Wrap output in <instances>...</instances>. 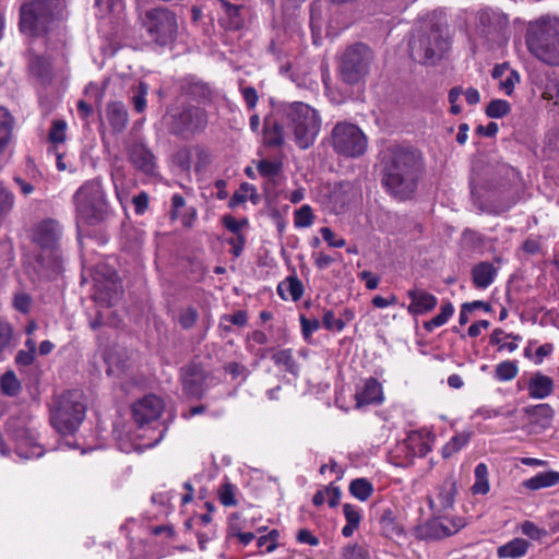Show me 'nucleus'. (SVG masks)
I'll return each mask as SVG.
<instances>
[{"label":"nucleus","instance_id":"nucleus-1","mask_svg":"<svg viewBox=\"0 0 559 559\" xmlns=\"http://www.w3.org/2000/svg\"><path fill=\"white\" fill-rule=\"evenodd\" d=\"M382 185L399 200L411 199L418 186L423 163L417 151L390 146L383 154Z\"/></svg>","mask_w":559,"mask_h":559},{"label":"nucleus","instance_id":"nucleus-2","mask_svg":"<svg viewBox=\"0 0 559 559\" xmlns=\"http://www.w3.org/2000/svg\"><path fill=\"white\" fill-rule=\"evenodd\" d=\"M61 237L62 227L57 221L47 218L37 224V275L52 280L62 274Z\"/></svg>","mask_w":559,"mask_h":559},{"label":"nucleus","instance_id":"nucleus-3","mask_svg":"<svg viewBox=\"0 0 559 559\" xmlns=\"http://www.w3.org/2000/svg\"><path fill=\"white\" fill-rule=\"evenodd\" d=\"M374 59V52L364 43L347 46L337 61L338 79L348 86L365 83L372 70Z\"/></svg>","mask_w":559,"mask_h":559},{"label":"nucleus","instance_id":"nucleus-4","mask_svg":"<svg viewBox=\"0 0 559 559\" xmlns=\"http://www.w3.org/2000/svg\"><path fill=\"white\" fill-rule=\"evenodd\" d=\"M86 403L80 390H69L59 395L50 412V423L61 435L74 433L85 418Z\"/></svg>","mask_w":559,"mask_h":559},{"label":"nucleus","instance_id":"nucleus-5","mask_svg":"<svg viewBox=\"0 0 559 559\" xmlns=\"http://www.w3.org/2000/svg\"><path fill=\"white\" fill-rule=\"evenodd\" d=\"M525 40L530 52L538 60L559 67V23L543 20L531 24Z\"/></svg>","mask_w":559,"mask_h":559},{"label":"nucleus","instance_id":"nucleus-6","mask_svg":"<svg viewBox=\"0 0 559 559\" xmlns=\"http://www.w3.org/2000/svg\"><path fill=\"white\" fill-rule=\"evenodd\" d=\"M285 114L296 145L300 150L312 146L321 130L318 110L302 102H295L285 109Z\"/></svg>","mask_w":559,"mask_h":559},{"label":"nucleus","instance_id":"nucleus-7","mask_svg":"<svg viewBox=\"0 0 559 559\" xmlns=\"http://www.w3.org/2000/svg\"><path fill=\"white\" fill-rule=\"evenodd\" d=\"M78 218L94 225L104 219L108 202L99 179L84 182L73 195Z\"/></svg>","mask_w":559,"mask_h":559},{"label":"nucleus","instance_id":"nucleus-8","mask_svg":"<svg viewBox=\"0 0 559 559\" xmlns=\"http://www.w3.org/2000/svg\"><path fill=\"white\" fill-rule=\"evenodd\" d=\"M409 48L414 60L424 64H435L450 48L448 32L433 26L412 40Z\"/></svg>","mask_w":559,"mask_h":559},{"label":"nucleus","instance_id":"nucleus-9","mask_svg":"<svg viewBox=\"0 0 559 559\" xmlns=\"http://www.w3.org/2000/svg\"><path fill=\"white\" fill-rule=\"evenodd\" d=\"M331 145L337 155L357 158L366 153L368 140L358 126L337 122L331 131Z\"/></svg>","mask_w":559,"mask_h":559},{"label":"nucleus","instance_id":"nucleus-10","mask_svg":"<svg viewBox=\"0 0 559 559\" xmlns=\"http://www.w3.org/2000/svg\"><path fill=\"white\" fill-rule=\"evenodd\" d=\"M144 26L150 37L162 46L173 41L178 29L175 13L165 7H157L146 11Z\"/></svg>","mask_w":559,"mask_h":559},{"label":"nucleus","instance_id":"nucleus-11","mask_svg":"<svg viewBox=\"0 0 559 559\" xmlns=\"http://www.w3.org/2000/svg\"><path fill=\"white\" fill-rule=\"evenodd\" d=\"M207 126V114L201 106L187 105L170 117L169 129L175 135L190 139Z\"/></svg>","mask_w":559,"mask_h":559},{"label":"nucleus","instance_id":"nucleus-12","mask_svg":"<svg viewBox=\"0 0 559 559\" xmlns=\"http://www.w3.org/2000/svg\"><path fill=\"white\" fill-rule=\"evenodd\" d=\"M206 374L197 364H188L180 370V381L183 393L195 400H201L205 393Z\"/></svg>","mask_w":559,"mask_h":559},{"label":"nucleus","instance_id":"nucleus-13","mask_svg":"<svg viewBox=\"0 0 559 559\" xmlns=\"http://www.w3.org/2000/svg\"><path fill=\"white\" fill-rule=\"evenodd\" d=\"M164 402L160 397L148 394L132 405V415L140 429L145 425L155 421L164 409Z\"/></svg>","mask_w":559,"mask_h":559},{"label":"nucleus","instance_id":"nucleus-14","mask_svg":"<svg viewBox=\"0 0 559 559\" xmlns=\"http://www.w3.org/2000/svg\"><path fill=\"white\" fill-rule=\"evenodd\" d=\"M175 87L179 99L194 100L199 104H204L210 102L212 97V92L207 84L195 76L179 79Z\"/></svg>","mask_w":559,"mask_h":559},{"label":"nucleus","instance_id":"nucleus-15","mask_svg":"<svg viewBox=\"0 0 559 559\" xmlns=\"http://www.w3.org/2000/svg\"><path fill=\"white\" fill-rule=\"evenodd\" d=\"M457 493L456 481L453 477L445 478L438 487L435 497H428V503L435 515H441L454 506Z\"/></svg>","mask_w":559,"mask_h":559},{"label":"nucleus","instance_id":"nucleus-16","mask_svg":"<svg viewBox=\"0 0 559 559\" xmlns=\"http://www.w3.org/2000/svg\"><path fill=\"white\" fill-rule=\"evenodd\" d=\"M440 518H441V515H435L433 519L428 520L424 524V526L421 528V534L425 538H428V539L444 538V537L455 534L456 532L460 531V528H462L465 525L463 519H459L457 521H453L451 523V526H449V525L444 524Z\"/></svg>","mask_w":559,"mask_h":559},{"label":"nucleus","instance_id":"nucleus-17","mask_svg":"<svg viewBox=\"0 0 559 559\" xmlns=\"http://www.w3.org/2000/svg\"><path fill=\"white\" fill-rule=\"evenodd\" d=\"M59 17V0H37V34L48 33Z\"/></svg>","mask_w":559,"mask_h":559},{"label":"nucleus","instance_id":"nucleus-18","mask_svg":"<svg viewBox=\"0 0 559 559\" xmlns=\"http://www.w3.org/2000/svg\"><path fill=\"white\" fill-rule=\"evenodd\" d=\"M128 157L131 164L140 171L152 175L155 170V157L143 144L135 142L128 147Z\"/></svg>","mask_w":559,"mask_h":559},{"label":"nucleus","instance_id":"nucleus-19","mask_svg":"<svg viewBox=\"0 0 559 559\" xmlns=\"http://www.w3.org/2000/svg\"><path fill=\"white\" fill-rule=\"evenodd\" d=\"M407 297L411 299L407 311L413 316L429 312L433 310L438 304V299L435 295L418 288L408 289Z\"/></svg>","mask_w":559,"mask_h":559},{"label":"nucleus","instance_id":"nucleus-20","mask_svg":"<svg viewBox=\"0 0 559 559\" xmlns=\"http://www.w3.org/2000/svg\"><path fill=\"white\" fill-rule=\"evenodd\" d=\"M355 400L357 407L381 403L383 396L379 381L374 378H368L362 388L356 391Z\"/></svg>","mask_w":559,"mask_h":559},{"label":"nucleus","instance_id":"nucleus-21","mask_svg":"<svg viewBox=\"0 0 559 559\" xmlns=\"http://www.w3.org/2000/svg\"><path fill=\"white\" fill-rule=\"evenodd\" d=\"M554 388V380L539 371L533 373L527 382L528 395L536 400L548 397L552 393Z\"/></svg>","mask_w":559,"mask_h":559},{"label":"nucleus","instance_id":"nucleus-22","mask_svg":"<svg viewBox=\"0 0 559 559\" xmlns=\"http://www.w3.org/2000/svg\"><path fill=\"white\" fill-rule=\"evenodd\" d=\"M106 115L110 128L115 133H121L128 126L129 115L121 102H111L107 105Z\"/></svg>","mask_w":559,"mask_h":559},{"label":"nucleus","instance_id":"nucleus-23","mask_svg":"<svg viewBox=\"0 0 559 559\" xmlns=\"http://www.w3.org/2000/svg\"><path fill=\"white\" fill-rule=\"evenodd\" d=\"M20 32L32 43L35 36V0H24L20 7Z\"/></svg>","mask_w":559,"mask_h":559},{"label":"nucleus","instance_id":"nucleus-24","mask_svg":"<svg viewBox=\"0 0 559 559\" xmlns=\"http://www.w3.org/2000/svg\"><path fill=\"white\" fill-rule=\"evenodd\" d=\"M497 275V269L490 262H479L472 269V280L476 288L489 287Z\"/></svg>","mask_w":559,"mask_h":559},{"label":"nucleus","instance_id":"nucleus-25","mask_svg":"<svg viewBox=\"0 0 559 559\" xmlns=\"http://www.w3.org/2000/svg\"><path fill=\"white\" fill-rule=\"evenodd\" d=\"M305 288L302 282L295 275L288 276L277 285V294L284 300L290 298L298 301L304 295Z\"/></svg>","mask_w":559,"mask_h":559},{"label":"nucleus","instance_id":"nucleus-26","mask_svg":"<svg viewBox=\"0 0 559 559\" xmlns=\"http://www.w3.org/2000/svg\"><path fill=\"white\" fill-rule=\"evenodd\" d=\"M479 23L489 36L500 33L507 26V19L495 11L484 10L479 13Z\"/></svg>","mask_w":559,"mask_h":559},{"label":"nucleus","instance_id":"nucleus-27","mask_svg":"<svg viewBox=\"0 0 559 559\" xmlns=\"http://www.w3.org/2000/svg\"><path fill=\"white\" fill-rule=\"evenodd\" d=\"M559 483V472L548 471L540 472L535 476L525 479L522 485L530 490H539L543 488H549Z\"/></svg>","mask_w":559,"mask_h":559},{"label":"nucleus","instance_id":"nucleus-28","mask_svg":"<svg viewBox=\"0 0 559 559\" xmlns=\"http://www.w3.org/2000/svg\"><path fill=\"white\" fill-rule=\"evenodd\" d=\"M530 547V543L523 538H513L500 546L497 550L499 558L518 559L523 557Z\"/></svg>","mask_w":559,"mask_h":559},{"label":"nucleus","instance_id":"nucleus-29","mask_svg":"<svg viewBox=\"0 0 559 559\" xmlns=\"http://www.w3.org/2000/svg\"><path fill=\"white\" fill-rule=\"evenodd\" d=\"M263 138L267 146L280 147L285 142L284 129L276 121L265 119L263 127Z\"/></svg>","mask_w":559,"mask_h":559},{"label":"nucleus","instance_id":"nucleus-30","mask_svg":"<svg viewBox=\"0 0 559 559\" xmlns=\"http://www.w3.org/2000/svg\"><path fill=\"white\" fill-rule=\"evenodd\" d=\"M272 360L278 368L283 369L284 371L293 376H298L299 365L295 360L293 350L290 348L275 352L272 355Z\"/></svg>","mask_w":559,"mask_h":559},{"label":"nucleus","instance_id":"nucleus-31","mask_svg":"<svg viewBox=\"0 0 559 559\" xmlns=\"http://www.w3.org/2000/svg\"><path fill=\"white\" fill-rule=\"evenodd\" d=\"M12 128V116L4 107H0V154L4 152L11 141Z\"/></svg>","mask_w":559,"mask_h":559},{"label":"nucleus","instance_id":"nucleus-32","mask_svg":"<svg viewBox=\"0 0 559 559\" xmlns=\"http://www.w3.org/2000/svg\"><path fill=\"white\" fill-rule=\"evenodd\" d=\"M21 389V382L12 370L5 371L0 377V391L3 395L16 396Z\"/></svg>","mask_w":559,"mask_h":559},{"label":"nucleus","instance_id":"nucleus-33","mask_svg":"<svg viewBox=\"0 0 559 559\" xmlns=\"http://www.w3.org/2000/svg\"><path fill=\"white\" fill-rule=\"evenodd\" d=\"M349 492L360 501H366L373 492L372 484L366 478H356L349 484Z\"/></svg>","mask_w":559,"mask_h":559},{"label":"nucleus","instance_id":"nucleus-34","mask_svg":"<svg viewBox=\"0 0 559 559\" xmlns=\"http://www.w3.org/2000/svg\"><path fill=\"white\" fill-rule=\"evenodd\" d=\"M518 373V362L515 360H504L496 366L495 379L500 382L511 381Z\"/></svg>","mask_w":559,"mask_h":559},{"label":"nucleus","instance_id":"nucleus-35","mask_svg":"<svg viewBox=\"0 0 559 559\" xmlns=\"http://www.w3.org/2000/svg\"><path fill=\"white\" fill-rule=\"evenodd\" d=\"M454 307L450 301L442 304L440 313L424 323L425 330L431 332L433 329L445 324L447 321L452 317Z\"/></svg>","mask_w":559,"mask_h":559},{"label":"nucleus","instance_id":"nucleus-36","mask_svg":"<svg viewBox=\"0 0 559 559\" xmlns=\"http://www.w3.org/2000/svg\"><path fill=\"white\" fill-rule=\"evenodd\" d=\"M341 559H370L369 548L366 544H348L342 549Z\"/></svg>","mask_w":559,"mask_h":559},{"label":"nucleus","instance_id":"nucleus-37","mask_svg":"<svg viewBox=\"0 0 559 559\" xmlns=\"http://www.w3.org/2000/svg\"><path fill=\"white\" fill-rule=\"evenodd\" d=\"M468 441V433H459L453 436L450 441L442 448V456L444 459L452 456L454 453L459 452L463 447H465Z\"/></svg>","mask_w":559,"mask_h":559},{"label":"nucleus","instance_id":"nucleus-38","mask_svg":"<svg viewBox=\"0 0 559 559\" xmlns=\"http://www.w3.org/2000/svg\"><path fill=\"white\" fill-rule=\"evenodd\" d=\"M314 215L308 204L301 205L294 212V224L297 228H308L313 224Z\"/></svg>","mask_w":559,"mask_h":559},{"label":"nucleus","instance_id":"nucleus-39","mask_svg":"<svg viewBox=\"0 0 559 559\" xmlns=\"http://www.w3.org/2000/svg\"><path fill=\"white\" fill-rule=\"evenodd\" d=\"M67 123L63 120L57 119L51 123V128L49 130L48 139L52 144V147H57L58 144L64 143L67 135Z\"/></svg>","mask_w":559,"mask_h":559},{"label":"nucleus","instance_id":"nucleus-40","mask_svg":"<svg viewBox=\"0 0 559 559\" xmlns=\"http://www.w3.org/2000/svg\"><path fill=\"white\" fill-rule=\"evenodd\" d=\"M14 206V194L0 182V223L12 211Z\"/></svg>","mask_w":559,"mask_h":559},{"label":"nucleus","instance_id":"nucleus-41","mask_svg":"<svg viewBox=\"0 0 559 559\" xmlns=\"http://www.w3.org/2000/svg\"><path fill=\"white\" fill-rule=\"evenodd\" d=\"M511 110L510 104L504 99H493L491 100L487 108H486V115L489 118H502L506 115H508Z\"/></svg>","mask_w":559,"mask_h":559},{"label":"nucleus","instance_id":"nucleus-42","mask_svg":"<svg viewBox=\"0 0 559 559\" xmlns=\"http://www.w3.org/2000/svg\"><path fill=\"white\" fill-rule=\"evenodd\" d=\"M199 319L198 310L189 306L180 310L178 314V322L183 330L192 329Z\"/></svg>","mask_w":559,"mask_h":559},{"label":"nucleus","instance_id":"nucleus-43","mask_svg":"<svg viewBox=\"0 0 559 559\" xmlns=\"http://www.w3.org/2000/svg\"><path fill=\"white\" fill-rule=\"evenodd\" d=\"M282 167L283 165L281 162H273L267 159H262L257 165V169L260 175L266 178H274L278 176L282 171Z\"/></svg>","mask_w":559,"mask_h":559},{"label":"nucleus","instance_id":"nucleus-44","mask_svg":"<svg viewBox=\"0 0 559 559\" xmlns=\"http://www.w3.org/2000/svg\"><path fill=\"white\" fill-rule=\"evenodd\" d=\"M33 306L32 296L23 290H19L13 297V308L21 313H28Z\"/></svg>","mask_w":559,"mask_h":559},{"label":"nucleus","instance_id":"nucleus-45","mask_svg":"<svg viewBox=\"0 0 559 559\" xmlns=\"http://www.w3.org/2000/svg\"><path fill=\"white\" fill-rule=\"evenodd\" d=\"M236 487L229 483L225 481L218 491L219 501L225 507H234L237 504V500L235 498Z\"/></svg>","mask_w":559,"mask_h":559},{"label":"nucleus","instance_id":"nucleus-46","mask_svg":"<svg viewBox=\"0 0 559 559\" xmlns=\"http://www.w3.org/2000/svg\"><path fill=\"white\" fill-rule=\"evenodd\" d=\"M248 192H251V199H253V195L255 193V188L248 183V182H243L239 190L236 191L233 197L230 198L229 200V207L234 209L236 206H238L239 204L243 203L247 201V193Z\"/></svg>","mask_w":559,"mask_h":559},{"label":"nucleus","instance_id":"nucleus-47","mask_svg":"<svg viewBox=\"0 0 559 559\" xmlns=\"http://www.w3.org/2000/svg\"><path fill=\"white\" fill-rule=\"evenodd\" d=\"M322 324L324 329L328 331H337L341 332L345 328V322L340 319L335 318L334 312L332 310H326L322 318Z\"/></svg>","mask_w":559,"mask_h":559},{"label":"nucleus","instance_id":"nucleus-48","mask_svg":"<svg viewBox=\"0 0 559 559\" xmlns=\"http://www.w3.org/2000/svg\"><path fill=\"white\" fill-rule=\"evenodd\" d=\"M147 92H148L147 84L144 83V82H140L139 86H138V92L132 97V103H133L134 109L138 112H142L146 108V95H147Z\"/></svg>","mask_w":559,"mask_h":559},{"label":"nucleus","instance_id":"nucleus-49","mask_svg":"<svg viewBox=\"0 0 559 559\" xmlns=\"http://www.w3.org/2000/svg\"><path fill=\"white\" fill-rule=\"evenodd\" d=\"M278 532L276 530L271 531L267 535H262L257 540L259 548H265L266 552L273 551L277 547Z\"/></svg>","mask_w":559,"mask_h":559},{"label":"nucleus","instance_id":"nucleus-50","mask_svg":"<svg viewBox=\"0 0 559 559\" xmlns=\"http://www.w3.org/2000/svg\"><path fill=\"white\" fill-rule=\"evenodd\" d=\"M343 513L347 524H350V526H359L361 521V513L359 508L349 503H345L343 506Z\"/></svg>","mask_w":559,"mask_h":559},{"label":"nucleus","instance_id":"nucleus-51","mask_svg":"<svg viewBox=\"0 0 559 559\" xmlns=\"http://www.w3.org/2000/svg\"><path fill=\"white\" fill-rule=\"evenodd\" d=\"M533 415L544 420V425L548 426L552 421L555 411L549 404H539L533 408Z\"/></svg>","mask_w":559,"mask_h":559},{"label":"nucleus","instance_id":"nucleus-52","mask_svg":"<svg viewBox=\"0 0 559 559\" xmlns=\"http://www.w3.org/2000/svg\"><path fill=\"white\" fill-rule=\"evenodd\" d=\"M103 358H104L105 364L107 365L106 372L109 376L116 374L117 372H119L120 370L123 369L121 361L117 360L114 357V353L111 349H105L103 353Z\"/></svg>","mask_w":559,"mask_h":559},{"label":"nucleus","instance_id":"nucleus-53","mask_svg":"<svg viewBox=\"0 0 559 559\" xmlns=\"http://www.w3.org/2000/svg\"><path fill=\"white\" fill-rule=\"evenodd\" d=\"M13 337V326L5 320H0V353L10 345Z\"/></svg>","mask_w":559,"mask_h":559},{"label":"nucleus","instance_id":"nucleus-54","mask_svg":"<svg viewBox=\"0 0 559 559\" xmlns=\"http://www.w3.org/2000/svg\"><path fill=\"white\" fill-rule=\"evenodd\" d=\"M223 225L226 229H228L230 233H234L238 236L240 233V229L248 225V219L242 218L240 221L236 219L231 215H225L222 218Z\"/></svg>","mask_w":559,"mask_h":559},{"label":"nucleus","instance_id":"nucleus-55","mask_svg":"<svg viewBox=\"0 0 559 559\" xmlns=\"http://www.w3.org/2000/svg\"><path fill=\"white\" fill-rule=\"evenodd\" d=\"M301 332L306 340H308L313 332L318 331L321 326L318 319H307L305 316H300Z\"/></svg>","mask_w":559,"mask_h":559},{"label":"nucleus","instance_id":"nucleus-56","mask_svg":"<svg viewBox=\"0 0 559 559\" xmlns=\"http://www.w3.org/2000/svg\"><path fill=\"white\" fill-rule=\"evenodd\" d=\"M320 234L325 242L333 248H343L346 245L344 238H335L333 230L330 227H322Z\"/></svg>","mask_w":559,"mask_h":559},{"label":"nucleus","instance_id":"nucleus-57","mask_svg":"<svg viewBox=\"0 0 559 559\" xmlns=\"http://www.w3.org/2000/svg\"><path fill=\"white\" fill-rule=\"evenodd\" d=\"M29 352L20 350L16 355L15 361L19 366H28L34 361L35 345L32 340L27 341Z\"/></svg>","mask_w":559,"mask_h":559},{"label":"nucleus","instance_id":"nucleus-58","mask_svg":"<svg viewBox=\"0 0 559 559\" xmlns=\"http://www.w3.org/2000/svg\"><path fill=\"white\" fill-rule=\"evenodd\" d=\"M17 449H16V452H17V455L21 456L22 459L24 460H29L33 454H34V443L33 441L29 439V440H26L24 438H20L19 441H17Z\"/></svg>","mask_w":559,"mask_h":559},{"label":"nucleus","instance_id":"nucleus-59","mask_svg":"<svg viewBox=\"0 0 559 559\" xmlns=\"http://www.w3.org/2000/svg\"><path fill=\"white\" fill-rule=\"evenodd\" d=\"M522 533L532 538V539H540L542 536L545 534V531L537 527L533 522L525 521L521 525Z\"/></svg>","mask_w":559,"mask_h":559},{"label":"nucleus","instance_id":"nucleus-60","mask_svg":"<svg viewBox=\"0 0 559 559\" xmlns=\"http://www.w3.org/2000/svg\"><path fill=\"white\" fill-rule=\"evenodd\" d=\"M520 81V75L516 71H510L509 75L500 82V88L504 91L507 95L513 93L514 86Z\"/></svg>","mask_w":559,"mask_h":559},{"label":"nucleus","instance_id":"nucleus-61","mask_svg":"<svg viewBox=\"0 0 559 559\" xmlns=\"http://www.w3.org/2000/svg\"><path fill=\"white\" fill-rule=\"evenodd\" d=\"M225 371L229 373L234 379L242 377L243 379L248 376V369L246 366L238 364L236 361H231L225 365Z\"/></svg>","mask_w":559,"mask_h":559},{"label":"nucleus","instance_id":"nucleus-62","mask_svg":"<svg viewBox=\"0 0 559 559\" xmlns=\"http://www.w3.org/2000/svg\"><path fill=\"white\" fill-rule=\"evenodd\" d=\"M544 98L554 100L559 105V80L549 81L544 91Z\"/></svg>","mask_w":559,"mask_h":559},{"label":"nucleus","instance_id":"nucleus-63","mask_svg":"<svg viewBox=\"0 0 559 559\" xmlns=\"http://www.w3.org/2000/svg\"><path fill=\"white\" fill-rule=\"evenodd\" d=\"M241 94L248 108L250 110L254 109L259 100L257 90L252 86H246L241 88Z\"/></svg>","mask_w":559,"mask_h":559},{"label":"nucleus","instance_id":"nucleus-64","mask_svg":"<svg viewBox=\"0 0 559 559\" xmlns=\"http://www.w3.org/2000/svg\"><path fill=\"white\" fill-rule=\"evenodd\" d=\"M222 320L238 326H245L248 322V316L246 311L239 310L233 314H225Z\"/></svg>","mask_w":559,"mask_h":559}]
</instances>
